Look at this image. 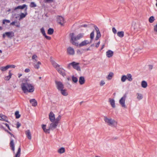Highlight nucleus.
I'll use <instances>...</instances> for the list:
<instances>
[{
  "label": "nucleus",
  "instance_id": "obj_1",
  "mask_svg": "<svg viewBox=\"0 0 157 157\" xmlns=\"http://www.w3.org/2000/svg\"><path fill=\"white\" fill-rule=\"evenodd\" d=\"M83 33H80L76 36H75L73 33H71L70 36L71 38V42L73 45L78 46L79 47L86 46L87 44L90 43L91 42V40L89 41L87 40H85L82 41L79 44L75 41L82 38L83 36Z\"/></svg>",
  "mask_w": 157,
  "mask_h": 157
},
{
  "label": "nucleus",
  "instance_id": "obj_2",
  "mask_svg": "<svg viewBox=\"0 0 157 157\" xmlns=\"http://www.w3.org/2000/svg\"><path fill=\"white\" fill-rule=\"evenodd\" d=\"M21 86L25 93H33L35 89L34 86L29 82V80L27 78L23 79Z\"/></svg>",
  "mask_w": 157,
  "mask_h": 157
},
{
  "label": "nucleus",
  "instance_id": "obj_3",
  "mask_svg": "<svg viewBox=\"0 0 157 157\" xmlns=\"http://www.w3.org/2000/svg\"><path fill=\"white\" fill-rule=\"evenodd\" d=\"M104 120L105 123L110 126L114 128H116L117 127V121L110 117H104Z\"/></svg>",
  "mask_w": 157,
  "mask_h": 157
},
{
  "label": "nucleus",
  "instance_id": "obj_4",
  "mask_svg": "<svg viewBox=\"0 0 157 157\" xmlns=\"http://www.w3.org/2000/svg\"><path fill=\"white\" fill-rule=\"evenodd\" d=\"M127 97V94H125L123 97H121L119 101V103L121 106L124 109L127 108L126 105L125 104V101Z\"/></svg>",
  "mask_w": 157,
  "mask_h": 157
},
{
  "label": "nucleus",
  "instance_id": "obj_5",
  "mask_svg": "<svg viewBox=\"0 0 157 157\" xmlns=\"http://www.w3.org/2000/svg\"><path fill=\"white\" fill-rule=\"evenodd\" d=\"M14 36V33L13 32L11 31L6 32L3 34L2 37L5 38L6 36L10 38H11Z\"/></svg>",
  "mask_w": 157,
  "mask_h": 157
},
{
  "label": "nucleus",
  "instance_id": "obj_6",
  "mask_svg": "<svg viewBox=\"0 0 157 157\" xmlns=\"http://www.w3.org/2000/svg\"><path fill=\"white\" fill-rule=\"evenodd\" d=\"M55 83L56 88L59 91L61 90L64 88V85L61 82L56 81Z\"/></svg>",
  "mask_w": 157,
  "mask_h": 157
},
{
  "label": "nucleus",
  "instance_id": "obj_7",
  "mask_svg": "<svg viewBox=\"0 0 157 157\" xmlns=\"http://www.w3.org/2000/svg\"><path fill=\"white\" fill-rule=\"evenodd\" d=\"M56 70L59 73L63 76H64L66 75L65 71L63 68L60 67L59 68L57 69Z\"/></svg>",
  "mask_w": 157,
  "mask_h": 157
},
{
  "label": "nucleus",
  "instance_id": "obj_8",
  "mask_svg": "<svg viewBox=\"0 0 157 157\" xmlns=\"http://www.w3.org/2000/svg\"><path fill=\"white\" fill-rule=\"evenodd\" d=\"M58 124V123L57 121H55L54 122L50 124V126L49 128V130H53L56 128V126H57Z\"/></svg>",
  "mask_w": 157,
  "mask_h": 157
},
{
  "label": "nucleus",
  "instance_id": "obj_9",
  "mask_svg": "<svg viewBox=\"0 0 157 157\" xmlns=\"http://www.w3.org/2000/svg\"><path fill=\"white\" fill-rule=\"evenodd\" d=\"M57 21L61 25L64 23V19L63 17L60 16H57Z\"/></svg>",
  "mask_w": 157,
  "mask_h": 157
},
{
  "label": "nucleus",
  "instance_id": "obj_10",
  "mask_svg": "<svg viewBox=\"0 0 157 157\" xmlns=\"http://www.w3.org/2000/svg\"><path fill=\"white\" fill-rule=\"evenodd\" d=\"M67 53L68 54L71 55H74L75 54L74 49L71 47H69L67 48Z\"/></svg>",
  "mask_w": 157,
  "mask_h": 157
},
{
  "label": "nucleus",
  "instance_id": "obj_11",
  "mask_svg": "<svg viewBox=\"0 0 157 157\" xmlns=\"http://www.w3.org/2000/svg\"><path fill=\"white\" fill-rule=\"evenodd\" d=\"M27 8H26V9L25 10V13H21L20 14H19V18L18 19L20 21L23 18H25L26 17V16L27 15Z\"/></svg>",
  "mask_w": 157,
  "mask_h": 157
},
{
  "label": "nucleus",
  "instance_id": "obj_12",
  "mask_svg": "<svg viewBox=\"0 0 157 157\" xmlns=\"http://www.w3.org/2000/svg\"><path fill=\"white\" fill-rule=\"evenodd\" d=\"M109 102L112 108H115L116 107L115 101L114 99L111 98H109Z\"/></svg>",
  "mask_w": 157,
  "mask_h": 157
},
{
  "label": "nucleus",
  "instance_id": "obj_13",
  "mask_svg": "<svg viewBox=\"0 0 157 157\" xmlns=\"http://www.w3.org/2000/svg\"><path fill=\"white\" fill-rule=\"evenodd\" d=\"M73 63H74L73 64V67L75 69L77 70L78 71H80V67L78 65L79 63H77L75 62H73Z\"/></svg>",
  "mask_w": 157,
  "mask_h": 157
},
{
  "label": "nucleus",
  "instance_id": "obj_14",
  "mask_svg": "<svg viewBox=\"0 0 157 157\" xmlns=\"http://www.w3.org/2000/svg\"><path fill=\"white\" fill-rule=\"evenodd\" d=\"M49 118L51 122H53L55 120V115L52 112H51L49 115Z\"/></svg>",
  "mask_w": 157,
  "mask_h": 157
},
{
  "label": "nucleus",
  "instance_id": "obj_15",
  "mask_svg": "<svg viewBox=\"0 0 157 157\" xmlns=\"http://www.w3.org/2000/svg\"><path fill=\"white\" fill-rule=\"evenodd\" d=\"M113 55V52L111 50H109L106 52V55L107 57L110 58L112 57Z\"/></svg>",
  "mask_w": 157,
  "mask_h": 157
},
{
  "label": "nucleus",
  "instance_id": "obj_16",
  "mask_svg": "<svg viewBox=\"0 0 157 157\" xmlns=\"http://www.w3.org/2000/svg\"><path fill=\"white\" fill-rule=\"evenodd\" d=\"M51 62L52 66L56 69V70L60 67V65L58 64L53 60H51Z\"/></svg>",
  "mask_w": 157,
  "mask_h": 157
},
{
  "label": "nucleus",
  "instance_id": "obj_17",
  "mask_svg": "<svg viewBox=\"0 0 157 157\" xmlns=\"http://www.w3.org/2000/svg\"><path fill=\"white\" fill-rule=\"evenodd\" d=\"M60 93L64 96H67L68 95V93L67 90L63 89L59 90Z\"/></svg>",
  "mask_w": 157,
  "mask_h": 157
},
{
  "label": "nucleus",
  "instance_id": "obj_18",
  "mask_svg": "<svg viewBox=\"0 0 157 157\" xmlns=\"http://www.w3.org/2000/svg\"><path fill=\"white\" fill-rule=\"evenodd\" d=\"M0 117L1 118V121H4L8 122V118L2 114H0Z\"/></svg>",
  "mask_w": 157,
  "mask_h": 157
},
{
  "label": "nucleus",
  "instance_id": "obj_19",
  "mask_svg": "<svg viewBox=\"0 0 157 157\" xmlns=\"http://www.w3.org/2000/svg\"><path fill=\"white\" fill-rule=\"evenodd\" d=\"M79 82L80 85H83L85 83V80L83 76L80 77L79 79Z\"/></svg>",
  "mask_w": 157,
  "mask_h": 157
},
{
  "label": "nucleus",
  "instance_id": "obj_20",
  "mask_svg": "<svg viewBox=\"0 0 157 157\" xmlns=\"http://www.w3.org/2000/svg\"><path fill=\"white\" fill-rule=\"evenodd\" d=\"M30 102L33 106H36L37 105V101L34 99H31L30 100Z\"/></svg>",
  "mask_w": 157,
  "mask_h": 157
},
{
  "label": "nucleus",
  "instance_id": "obj_21",
  "mask_svg": "<svg viewBox=\"0 0 157 157\" xmlns=\"http://www.w3.org/2000/svg\"><path fill=\"white\" fill-rule=\"evenodd\" d=\"M25 134L28 139L31 140V134L30 130H28L25 131Z\"/></svg>",
  "mask_w": 157,
  "mask_h": 157
},
{
  "label": "nucleus",
  "instance_id": "obj_22",
  "mask_svg": "<svg viewBox=\"0 0 157 157\" xmlns=\"http://www.w3.org/2000/svg\"><path fill=\"white\" fill-rule=\"evenodd\" d=\"M141 86L142 87L145 88L147 86V82L145 81H142L141 82Z\"/></svg>",
  "mask_w": 157,
  "mask_h": 157
},
{
  "label": "nucleus",
  "instance_id": "obj_23",
  "mask_svg": "<svg viewBox=\"0 0 157 157\" xmlns=\"http://www.w3.org/2000/svg\"><path fill=\"white\" fill-rule=\"evenodd\" d=\"M10 147H11L12 150L14 152L15 151L14 144L13 142V140H12L10 143Z\"/></svg>",
  "mask_w": 157,
  "mask_h": 157
},
{
  "label": "nucleus",
  "instance_id": "obj_24",
  "mask_svg": "<svg viewBox=\"0 0 157 157\" xmlns=\"http://www.w3.org/2000/svg\"><path fill=\"white\" fill-rule=\"evenodd\" d=\"M65 148L63 147H61L57 150V152L59 154H61L65 152Z\"/></svg>",
  "mask_w": 157,
  "mask_h": 157
},
{
  "label": "nucleus",
  "instance_id": "obj_25",
  "mask_svg": "<svg viewBox=\"0 0 157 157\" xmlns=\"http://www.w3.org/2000/svg\"><path fill=\"white\" fill-rule=\"evenodd\" d=\"M25 7L27 8V6L25 4H24L22 6H17V7H15L14 9V10H16L18 9H23Z\"/></svg>",
  "mask_w": 157,
  "mask_h": 157
},
{
  "label": "nucleus",
  "instance_id": "obj_26",
  "mask_svg": "<svg viewBox=\"0 0 157 157\" xmlns=\"http://www.w3.org/2000/svg\"><path fill=\"white\" fill-rule=\"evenodd\" d=\"M117 36L120 38H122L124 36V33L123 31H119L117 33Z\"/></svg>",
  "mask_w": 157,
  "mask_h": 157
},
{
  "label": "nucleus",
  "instance_id": "obj_27",
  "mask_svg": "<svg viewBox=\"0 0 157 157\" xmlns=\"http://www.w3.org/2000/svg\"><path fill=\"white\" fill-rule=\"evenodd\" d=\"M46 125H42V128L44 130V131L46 132V133H49V128L48 129H46Z\"/></svg>",
  "mask_w": 157,
  "mask_h": 157
},
{
  "label": "nucleus",
  "instance_id": "obj_28",
  "mask_svg": "<svg viewBox=\"0 0 157 157\" xmlns=\"http://www.w3.org/2000/svg\"><path fill=\"white\" fill-rule=\"evenodd\" d=\"M113 72H111L109 73L108 75L106 77V78L108 80H111L113 76Z\"/></svg>",
  "mask_w": 157,
  "mask_h": 157
},
{
  "label": "nucleus",
  "instance_id": "obj_29",
  "mask_svg": "<svg viewBox=\"0 0 157 157\" xmlns=\"http://www.w3.org/2000/svg\"><path fill=\"white\" fill-rule=\"evenodd\" d=\"M12 75V74L11 73V72L10 71L9 72V75L8 76H6L5 78V79L6 80H9L11 78V76Z\"/></svg>",
  "mask_w": 157,
  "mask_h": 157
},
{
  "label": "nucleus",
  "instance_id": "obj_30",
  "mask_svg": "<svg viewBox=\"0 0 157 157\" xmlns=\"http://www.w3.org/2000/svg\"><path fill=\"white\" fill-rule=\"evenodd\" d=\"M136 95L137 96V98L139 100L142 99L143 98L142 94L140 93H137L136 94Z\"/></svg>",
  "mask_w": 157,
  "mask_h": 157
},
{
  "label": "nucleus",
  "instance_id": "obj_31",
  "mask_svg": "<svg viewBox=\"0 0 157 157\" xmlns=\"http://www.w3.org/2000/svg\"><path fill=\"white\" fill-rule=\"evenodd\" d=\"M21 149L20 146L18 149L17 152L16 153L15 157H20L21 154Z\"/></svg>",
  "mask_w": 157,
  "mask_h": 157
},
{
  "label": "nucleus",
  "instance_id": "obj_32",
  "mask_svg": "<svg viewBox=\"0 0 157 157\" xmlns=\"http://www.w3.org/2000/svg\"><path fill=\"white\" fill-rule=\"evenodd\" d=\"M41 63L40 62L38 61L36 64H34V67L35 68L38 69L40 67V66L41 65Z\"/></svg>",
  "mask_w": 157,
  "mask_h": 157
},
{
  "label": "nucleus",
  "instance_id": "obj_33",
  "mask_svg": "<svg viewBox=\"0 0 157 157\" xmlns=\"http://www.w3.org/2000/svg\"><path fill=\"white\" fill-rule=\"evenodd\" d=\"M127 79L129 81H131L132 80V76L131 74H128L126 75Z\"/></svg>",
  "mask_w": 157,
  "mask_h": 157
},
{
  "label": "nucleus",
  "instance_id": "obj_34",
  "mask_svg": "<svg viewBox=\"0 0 157 157\" xmlns=\"http://www.w3.org/2000/svg\"><path fill=\"white\" fill-rule=\"evenodd\" d=\"M8 69H9V67L8 65H7L5 67H2L0 68V70L2 71H5Z\"/></svg>",
  "mask_w": 157,
  "mask_h": 157
},
{
  "label": "nucleus",
  "instance_id": "obj_35",
  "mask_svg": "<svg viewBox=\"0 0 157 157\" xmlns=\"http://www.w3.org/2000/svg\"><path fill=\"white\" fill-rule=\"evenodd\" d=\"M127 79V76L125 75H123L121 77V81L122 82H124Z\"/></svg>",
  "mask_w": 157,
  "mask_h": 157
},
{
  "label": "nucleus",
  "instance_id": "obj_36",
  "mask_svg": "<svg viewBox=\"0 0 157 157\" xmlns=\"http://www.w3.org/2000/svg\"><path fill=\"white\" fill-rule=\"evenodd\" d=\"M54 32V30L52 28H49L48 31V33L49 35H52Z\"/></svg>",
  "mask_w": 157,
  "mask_h": 157
},
{
  "label": "nucleus",
  "instance_id": "obj_37",
  "mask_svg": "<svg viewBox=\"0 0 157 157\" xmlns=\"http://www.w3.org/2000/svg\"><path fill=\"white\" fill-rule=\"evenodd\" d=\"M72 79L73 82L75 83H76L78 81L77 78L76 77L74 76H72Z\"/></svg>",
  "mask_w": 157,
  "mask_h": 157
},
{
  "label": "nucleus",
  "instance_id": "obj_38",
  "mask_svg": "<svg viewBox=\"0 0 157 157\" xmlns=\"http://www.w3.org/2000/svg\"><path fill=\"white\" fill-rule=\"evenodd\" d=\"M142 49L140 48H137L135 49V52L138 53H141L142 52Z\"/></svg>",
  "mask_w": 157,
  "mask_h": 157
},
{
  "label": "nucleus",
  "instance_id": "obj_39",
  "mask_svg": "<svg viewBox=\"0 0 157 157\" xmlns=\"http://www.w3.org/2000/svg\"><path fill=\"white\" fill-rule=\"evenodd\" d=\"M101 36V34L100 32L97 33V35L95 38V40H97Z\"/></svg>",
  "mask_w": 157,
  "mask_h": 157
},
{
  "label": "nucleus",
  "instance_id": "obj_40",
  "mask_svg": "<svg viewBox=\"0 0 157 157\" xmlns=\"http://www.w3.org/2000/svg\"><path fill=\"white\" fill-rule=\"evenodd\" d=\"M37 56L36 55H34L32 57V59L34 60V61H37Z\"/></svg>",
  "mask_w": 157,
  "mask_h": 157
},
{
  "label": "nucleus",
  "instance_id": "obj_41",
  "mask_svg": "<svg viewBox=\"0 0 157 157\" xmlns=\"http://www.w3.org/2000/svg\"><path fill=\"white\" fill-rule=\"evenodd\" d=\"M154 20L155 19L154 17L153 16H151L149 18V21L150 23H152L153 22Z\"/></svg>",
  "mask_w": 157,
  "mask_h": 157
},
{
  "label": "nucleus",
  "instance_id": "obj_42",
  "mask_svg": "<svg viewBox=\"0 0 157 157\" xmlns=\"http://www.w3.org/2000/svg\"><path fill=\"white\" fill-rule=\"evenodd\" d=\"M15 115L16 118H19L20 117V115L19 114V112L18 111L15 112Z\"/></svg>",
  "mask_w": 157,
  "mask_h": 157
},
{
  "label": "nucleus",
  "instance_id": "obj_43",
  "mask_svg": "<svg viewBox=\"0 0 157 157\" xmlns=\"http://www.w3.org/2000/svg\"><path fill=\"white\" fill-rule=\"evenodd\" d=\"M105 84V82L104 80H102L99 82V85L100 86H103Z\"/></svg>",
  "mask_w": 157,
  "mask_h": 157
},
{
  "label": "nucleus",
  "instance_id": "obj_44",
  "mask_svg": "<svg viewBox=\"0 0 157 157\" xmlns=\"http://www.w3.org/2000/svg\"><path fill=\"white\" fill-rule=\"evenodd\" d=\"M36 6V4L34 2H31L30 5L31 7H35Z\"/></svg>",
  "mask_w": 157,
  "mask_h": 157
},
{
  "label": "nucleus",
  "instance_id": "obj_45",
  "mask_svg": "<svg viewBox=\"0 0 157 157\" xmlns=\"http://www.w3.org/2000/svg\"><path fill=\"white\" fill-rule=\"evenodd\" d=\"M40 32L43 36L45 35V32L43 28H42L40 29Z\"/></svg>",
  "mask_w": 157,
  "mask_h": 157
},
{
  "label": "nucleus",
  "instance_id": "obj_46",
  "mask_svg": "<svg viewBox=\"0 0 157 157\" xmlns=\"http://www.w3.org/2000/svg\"><path fill=\"white\" fill-rule=\"evenodd\" d=\"M94 31H93L92 32V33H90V38L91 39L90 40L92 41V40H93V38L94 37Z\"/></svg>",
  "mask_w": 157,
  "mask_h": 157
},
{
  "label": "nucleus",
  "instance_id": "obj_47",
  "mask_svg": "<svg viewBox=\"0 0 157 157\" xmlns=\"http://www.w3.org/2000/svg\"><path fill=\"white\" fill-rule=\"evenodd\" d=\"M74 63H73V62L70 63L69 64H68L67 65V68L69 69H70L71 68V66L72 67V65Z\"/></svg>",
  "mask_w": 157,
  "mask_h": 157
},
{
  "label": "nucleus",
  "instance_id": "obj_48",
  "mask_svg": "<svg viewBox=\"0 0 157 157\" xmlns=\"http://www.w3.org/2000/svg\"><path fill=\"white\" fill-rule=\"evenodd\" d=\"M61 119V116L60 115H59L55 119V121H57L58 123H59V121Z\"/></svg>",
  "mask_w": 157,
  "mask_h": 157
},
{
  "label": "nucleus",
  "instance_id": "obj_49",
  "mask_svg": "<svg viewBox=\"0 0 157 157\" xmlns=\"http://www.w3.org/2000/svg\"><path fill=\"white\" fill-rule=\"evenodd\" d=\"M10 22V21L8 20L4 19L3 20L2 23L3 24H5L6 22L7 23H9Z\"/></svg>",
  "mask_w": 157,
  "mask_h": 157
},
{
  "label": "nucleus",
  "instance_id": "obj_50",
  "mask_svg": "<svg viewBox=\"0 0 157 157\" xmlns=\"http://www.w3.org/2000/svg\"><path fill=\"white\" fill-rule=\"evenodd\" d=\"M45 3H50L53 2V0H44Z\"/></svg>",
  "mask_w": 157,
  "mask_h": 157
},
{
  "label": "nucleus",
  "instance_id": "obj_51",
  "mask_svg": "<svg viewBox=\"0 0 157 157\" xmlns=\"http://www.w3.org/2000/svg\"><path fill=\"white\" fill-rule=\"evenodd\" d=\"M112 30L113 32V33L114 34H116L117 33V30L114 27H113L112 28Z\"/></svg>",
  "mask_w": 157,
  "mask_h": 157
},
{
  "label": "nucleus",
  "instance_id": "obj_52",
  "mask_svg": "<svg viewBox=\"0 0 157 157\" xmlns=\"http://www.w3.org/2000/svg\"><path fill=\"white\" fill-rule=\"evenodd\" d=\"M94 27L97 33L100 32L98 28L95 25L94 26Z\"/></svg>",
  "mask_w": 157,
  "mask_h": 157
},
{
  "label": "nucleus",
  "instance_id": "obj_53",
  "mask_svg": "<svg viewBox=\"0 0 157 157\" xmlns=\"http://www.w3.org/2000/svg\"><path fill=\"white\" fill-rule=\"evenodd\" d=\"M154 30L155 32L157 33V24L154 26Z\"/></svg>",
  "mask_w": 157,
  "mask_h": 157
},
{
  "label": "nucleus",
  "instance_id": "obj_54",
  "mask_svg": "<svg viewBox=\"0 0 157 157\" xmlns=\"http://www.w3.org/2000/svg\"><path fill=\"white\" fill-rule=\"evenodd\" d=\"M9 68H15L16 67L14 65H8Z\"/></svg>",
  "mask_w": 157,
  "mask_h": 157
},
{
  "label": "nucleus",
  "instance_id": "obj_55",
  "mask_svg": "<svg viewBox=\"0 0 157 157\" xmlns=\"http://www.w3.org/2000/svg\"><path fill=\"white\" fill-rule=\"evenodd\" d=\"M45 37V38L47 40H51V37L50 36H48L46 35V34H45V35H44V36Z\"/></svg>",
  "mask_w": 157,
  "mask_h": 157
},
{
  "label": "nucleus",
  "instance_id": "obj_56",
  "mask_svg": "<svg viewBox=\"0 0 157 157\" xmlns=\"http://www.w3.org/2000/svg\"><path fill=\"white\" fill-rule=\"evenodd\" d=\"M148 69L149 70H151L153 69V65H149L148 66Z\"/></svg>",
  "mask_w": 157,
  "mask_h": 157
},
{
  "label": "nucleus",
  "instance_id": "obj_57",
  "mask_svg": "<svg viewBox=\"0 0 157 157\" xmlns=\"http://www.w3.org/2000/svg\"><path fill=\"white\" fill-rule=\"evenodd\" d=\"M16 125L17 128H18L21 126V124L19 122H17Z\"/></svg>",
  "mask_w": 157,
  "mask_h": 157
},
{
  "label": "nucleus",
  "instance_id": "obj_58",
  "mask_svg": "<svg viewBox=\"0 0 157 157\" xmlns=\"http://www.w3.org/2000/svg\"><path fill=\"white\" fill-rule=\"evenodd\" d=\"M15 25L18 27H19L20 26V23L19 22H17V23H15Z\"/></svg>",
  "mask_w": 157,
  "mask_h": 157
},
{
  "label": "nucleus",
  "instance_id": "obj_59",
  "mask_svg": "<svg viewBox=\"0 0 157 157\" xmlns=\"http://www.w3.org/2000/svg\"><path fill=\"white\" fill-rule=\"evenodd\" d=\"M30 71V70L29 68H26L25 70V73H28Z\"/></svg>",
  "mask_w": 157,
  "mask_h": 157
},
{
  "label": "nucleus",
  "instance_id": "obj_60",
  "mask_svg": "<svg viewBox=\"0 0 157 157\" xmlns=\"http://www.w3.org/2000/svg\"><path fill=\"white\" fill-rule=\"evenodd\" d=\"M16 23H17V21H13L11 23H10V25H15V24Z\"/></svg>",
  "mask_w": 157,
  "mask_h": 157
},
{
  "label": "nucleus",
  "instance_id": "obj_61",
  "mask_svg": "<svg viewBox=\"0 0 157 157\" xmlns=\"http://www.w3.org/2000/svg\"><path fill=\"white\" fill-rule=\"evenodd\" d=\"M100 44V41H99L96 45V48H98V47L99 46V44Z\"/></svg>",
  "mask_w": 157,
  "mask_h": 157
},
{
  "label": "nucleus",
  "instance_id": "obj_62",
  "mask_svg": "<svg viewBox=\"0 0 157 157\" xmlns=\"http://www.w3.org/2000/svg\"><path fill=\"white\" fill-rule=\"evenodd\" d=\"M77 54H81L82 53L81 51L79 50H77Z\"/></svg>",
  "mask_w": 157,
  "mask_h": 157
},
{
  "label": "nucleus",
  "instance_id": "obj_63",
  "mask_svg": "<svg viewBox=\"0 0 157 157\" xmlns=\"http://www.w3.org/2000/svg\"><path fill=\"white\" fill-rule=\"evenodd\" d=\"M5 125L8 128V129L9 130H11L10 129V127L8 124L6 123V124H5Z\"/></svg>",
  "mask_w": 157,
  "mask_h": 157
},
{
  "label": "nucleus",
  "instance_id": "obj_64",
  "mask_svg": "<svg viewBox=\"0 0 157 157\" xmlns=\"http://www.w3.org/2000/svg\"><path fill=\"white\" fill-rule=\"evenodd\" d=\"M18 78H20L22 75L21 74H18Z\"/></svg>",
  "mask_w": 157,
  "mask_h": 157
}]
</instances>
